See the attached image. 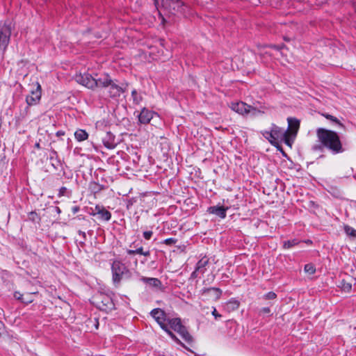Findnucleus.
Returning a JSON list of instances; mask_svg holds the SVG:
<instances>
[{
	"label": "nucleus",
	"mask_w": 356,
	"mask_h": 356,
	"mask_svg": "<svg viewBox=\"0 0 356 356\" xmlns=\"http://www.w3.org/2000/svg\"><path fill=\"white\" fill-rule=\"evenodd\" d=\"M319 141L334 154L341 153L344 151L341 142L337 134L333 131L324 129L317 130Z\"/></svg>",
	"instance_id": "obj_1"
},
{
	"label": "nucleus",
	"mask_w": 356,
	"mask_h": 356,
	"mask_svg": "<svg viewBox=\"0 0 356 356\" xmlns=\"http://www.w3.org/2000/svg\"><path fill=\"white\" fill-rule=\"evenodd\" d=\"M261 134L273 145L278 144L279 141H283L290 147L292 146V139L287 136L286 131L275 124L272 125L270 131H263Z\"/></svg>",
	"instance_id": "obj_2"
},
{
	"label": "nucleus",
	"mask_w": 356,
	"mask_h": 356,
	"mask_svg": "<svg viewBox=\"0 0 356 356\" xmlns=\"http://www.w3.org/2000/svg\"><path fill=\"white\" fill-rule=\"evenodd\" d=\"M99 81L100 87L108 89L111 97H118L124 92L123 89L114 83L107 74L102 76Z\"/></svg>",
	"instance_id": "obj_3"
},
{
	"label": "nucleus",
	"mask_w": 356,
	"mask_h": 356,
	"mask_svg": "<svg viewBox=\"0 0 356 356\" xmlns=\"http://www.w3.org/2000/svg\"><path fill=\"white\" fill-rule=\"evenodd\" d=\"M166 324L168 325V329L171 328L174 331L179 333L186 341L188 343L192 341L193 338L191 335L188 333L186 328L182 325L179 318H168Z\"/></svg>",
	"instance_id": "obj_4"
},
{
	"label": "nucleus",
	"mask_w": 356,
	"mask_h": 356,
	"mask_svg": "<svg viewBox=\"0 0 356 356\" xmlns=\"http://www.w3.org/2000/svg\"><path fill=\"white\" fill-rule=\"evenodd\" d=\"M12 32V23L9 21L0 23V49L5 51Z\"/></svg>",
	"instance_id": "obj_5"
},
{
	"label": "nucleus",
	"mask_w": 356,
	"mask_h": 356,
	"mask_svg": "<svg viewBox=\"0 0 356 356\" xmlns=\"http://www.w3.org/2000/svg\"><path fill=\"white\" fill-rule=\"evenodd\" d=\"M150 314L163 330H165L173 339L180 343L179 340L168 329V325L166 324L168 319L165 317V312L162 309L159 308L154 309L150 312Z\"/></svg>",
	"instance_id": "obj_6"
},
{
	"label": "nucleus",
	"mask_w": 356,
	"mask_h": 356,
	"mask_svg": "<svg viewBox=\"0 0 356 356\" xmlns=\"http://www.w3.org/2000/svg\"><path fill=\"white\" fill-rule=\"evenodd\" d=\"M230 108L232 111L243 115L251 114L252 115L255 116L261 113L259 110L243 102L232 103Z\"/></svg>",
	"instance_id": "obj_7"
},
{
	"label": "nucleus",
	"mask_w": 356,
	"mask_h": 356,
	"mask_svg": "<svg viewBox=\"0 0 356 356\" xmlns=\"http://www.w3.org/2000/svg\"><path fill=\"white\" fill-rule=\"evenodd\" d=\"M76 80L79 83L88 88L93 89L95 87H100V77L95 79L89 74H80L76 77Z\"/></svg>",
	"instance_id": "obj_8"
},
{
	"label": "nucleus",
	"mask_w": 356,
	"mask_h": 356,
	"mask_svg": "<svg viewBox=\"0 0 356 356\" xmlns=\"http://www.w3.org/2000/svg\"><path fill=\"white\" fill-rule=\"evenodd\" d=\"M162 6L172 14L184 10V3L181 0H162Z\"/></svg>",
	"instance_id": "obj_9"
},
{
	"label": "nucleus",
	"mask_w": 356,
	"mask_h": 356,
	"mask_svg": "<svg viewBox=\"0 0 356 356\" xmlns=\"http://www.w3.org/2000/svg\"><path fill=\"white\" fill-rule=\"evenodd\" d=\"M112 273H113V280L115 283H118L121 279L122 276L124 273L125 266L124 265L119 261H114L112 264Z\"/></svg>",
	"instance_id": "obj_10"
},
{
	"label": "nucleus",
	"mask_w": 356,
	"mask_h": 356,
	"mask_svg": "<svg viewBox=\"0 0 356 356\" xmlns=\"http://www.w3.org/2000/svg\"><path fill=\"white\" fill-rule=\"evenodd\" d=\"M287 121L289 126L286 133H287V136L292 139L293 143L300 127V121L292 118H288Z\"/></svg>",
	"instance_id": "obj_11"
},
{
	"label": "nucleus",
	"mask_w": 356,
	"mask_h": 356,
	"mask_svg": "<svg viewBox=\"0 0 356 356\" xmlns=\"http://www.w3.org/2000/svg\"><path fill=\"white\" fill-rule=\"evenodd\" d=\"M41 86L38 83H36L35 89L31 90V94L26 98L28 106H33L38 104L41 98Z\"/></svg>",
	"instance_id": "obj_12"
},
{
	"label": "nucleus",
	"mask_w": 356,
	"mask_h": 356,
	"mask_svg": "<svg viewBox=\"0 0 356 356\" xmlns=\"http://www.w3.org/2000/svg\"><path fill=\"white\" fill-rule=\"evenodd\" d=\"M140 280L152 289L160 291L163 290V284L158 278L142 277Z\"/></svg>",
	"instance_id": "obj_13"
},
{
	"label": "nucleus",
	"mask_w": 356,
	"mask_h": 356,
	"mask_svg": "<svg viewBox=\"0 0 356 356\" xmlns=\"http://www.w3.org/2000/svg\"><path fill=\"white\" fill-rule=\"evenodd\" d=\"M154 115H156L155 112L143 108L138 115V120L141 124H148Z\"/></svg>",
	"instance_id": "obj_14"
},
{
	"label": "nucleus",
	"mask_w": 356,
	"mask_h": 356,
	"mask_svg": "<svg viewBox=\"0 0 356 356\" xmlns=\"http://www.w3.org/2000/svg\"><path fill=\"white\" fill-rule=\"evenodd\" d=\"M228 207H223L220 206H213L208 208L207 211L209 213L214 214L220 218H225L227 216V211Z\"/></svg>",
	"instance_id": "obj_15"
},
{
	"label": "nucleus",
	"mask_w": 356,
	"mask_h": 356,
	"mask_svg": "<svg viewBox=\"0 0 356 356\" xmlns=\"http://www.w3.org/2000/svg\"><path fill=\"white\" fill-rule=\"evenodd\" d=\"M104 146L108 149H114L116 146V142L115 140V136L108 132L102 139Z\"/></svg>",
	"instance_id": "obj_16"
},
{
	"label": "nucleus",
	"mask_w": 356,
	"mask_h": 356,
	"mask_svg": "<svg viewBox=\"0 0 356 356\" xmlns=\"http://www.w3.org/2000/svg\"><path fill=\"white\" fill-rule=\"evenodd\" d=\"M95 214L98 215L99 218L105 221H108L111 218V213L104 207L96 206Z\"/></svg>",
	"instance_id": "obj_17"
},
{
	"label": "nucleus",
	"mask_w": 356,
	"mask_h": 356,
	"mask_svg": "<svg viewBox=\"0 0 356 356\" xmlns=\"http://www.w3.org/2000/svg\"><path fill=\"white\" fill-rule=\"evenodd\" d=\"M208 264V259L207 258H202L197 263V265H196V268H195V270L194 272H193L192 273V276L193 277H196V273L197 272H200L202 273H204V268H205V266Z\"/></svg>",
	"instance_id": "obj_18"
},
{
	"label": "nucleus",
	"mask_w": 356,
	"mask_h": 356,
	"mask_svg": "<svg viewBox=\"0 0 356 356\" xmlns=\"http://www.w3.org/2000/svg\"><path fill=\"white\" fill-rule=\"evenodd\" d=\"M240 303L237 300L232 298L226 303L225 307L228 312H232L237 309Z\"/></svg>",
	"instance_id": "obj_19"
},
{
	"label": "nucleus",
	"mask_w": 356,
	"mask_h": 356,
	"mask_svg": "<svg viewBox=\"0 0 356 356\" xmlns=\"http://www.w3.org/2000/svg\"><path fill=\"white\" fill-rule=\"evenodd\" d=\"M74 137L79 142H81L88 138V134L83 129H78L74 133Z\"/></svg>",
	"instance_id": "obj_20"
},
{
	"label": "nucleus",
	"mask_w": 356,
	"mask_h": 356,
	"mask_svg": "<svg viewBox=\"0 0 356 356\" xmlns=\"http://www.w3.org/2000/svg\"><path fill=\"white\" fill-rule=\"evenodd\" d=\"M343 229L347 236L352 238H356V229H355L353 227L348 225H345L343 226Z\"/></svg>",
	"instance_id": "obj_21"
},
{
	"label": "nucleus",
	"mask_w": 356,
	"mask_h": 356,
	"mask_svg": "<svg viewBox=\"0 0 356 356\" xmlns=\"http://www.w3.org/2000/svg\"><path fill=\"white\" fill-rule=\"evenodd\" d=\"M131 96L133 98V102L136 104H139L143 100L142 95L138 93L136 90H132Z\"/></svg>",
	"instance_id": "obj_22"
},
{
	"label": "nucleus",
	"mask_w": 356,
	"mask_h": 356,
	"mask_svg": "<svg viewBox=\"0 0 356 356\" xmlns=\"http://www.w3.org/2000/svg\"><path fill=\"white\" fill-rule=\"evenodd\" d=\"M298 243L299 241L297 239L289 240L284 242L283 247L285 249H289L298 245Z\"/></svg>",
	"instance_id": "obj_23"
},
{
	"label": "nucleus",
	"mask_w": 356,
	"mask_h": 356,
	"mask_svg": "<svg viewBox=\"0 0 356 356\" xmlns=\"http://www.w3.org/2000/svg\"><path fill=\"white\" fill-rule=\"evenodd\" d=\"M304 270L306 273L312 275L316 272V268L312 264H307L305 266Z\"/></svg>",
	"instance_id": "obj_24"
},
{
	"label": "nucleus",
	"mask_w": 356,
	"mask_h": 356,
	"mask_svg": "<svg viewBox=\"0 0 356 356\" xmlns=\"http://www.w3.org/2000/svg\"><path fill=\"white\" fill-rule=\"evenodd\" d=\"M341 287L343 291L349 292L352 289V285L350 283L343 282Z\"/></svg>",
	"instance_id": "obj_25"
},
{
	"label": "nucleus",
	"mask_w": 356,
	"mask_h": 356,
	"mask_svg": "<svg viewBox=\"0 0 356 356\" xmlns=\"http://www.w3.org/2000/svg\"><path fill=\"white\" fill-rule=\"evenodd\" d=\"M135 252H136V254L144 255L146 257L149 256V254H150V252L149 250L144 252L143 247H140V248H137L136 250H135Z\"/></svg>",
	"instance_id": "obj_26"
},
{
	"label": "nucleus",
	"mask_w": 356,
	"mask_h": 356,
	"mask_svg": "<svg viewBox=\"0 0 356 356\" xmlns=\"http://www.w3.org/2000/svg\"><path fill=\"white\" fill-rule=\"evenodd\" d=\"M207 291H212L214 292V294L216 297V298H220L221 294H222V291L218 289V288H210V289H208Z\"/></svg>",
	"instance_id": "obj_27"
},
{
	"label": "nucleus",
	"mask_w": 356,
	"mask_h": 356,
	"mask_svg": "<svg viewBox=\"0 0 356 356\" xmlns=\"http://www.w3.org/2000/svg\"><path fill=\"white\" fill-rule=\"evenodd\" d=\"M326 118L327 119H329L331 121H332L333 122H335L336 124H337L339 127H343V124L341 123H340V122L338 120V119L331 115H327L326 116Z\"/></svg>",
	"instance_id": "obj_28"
},
{
	"label": "nucleus",
	"mask_w": 356,
	"mask_h": 356,
	"mask_svg": "<svg viewBox=\"0 0 356 356\" xmlns=\"http://www.w3.org/2000/svg\"><path fill=\"white\" fill-rule=\"evenodd\" d=\"M177 243V239L174 238H168L163 241V243L168 245H174Z\"/></svg>",
	"instance_id": "obj_29"
},
{
	"label": "nucleus",
	"mask_w": 356,
	"mask_h": 356,
	"mask_svg": "<svg viewBox=\"0 0 356 356\" xmlns=\"http://www.w3.org/2000/svg\"><path fill=\"white\" fill-rule=\"evenodd\" d=\"M14 297L18 300H21L22 302H31V300H24L23 298V295H22L19 292H15L14 293Z\"/></svg>",
	"instance_id": "obj_30"
},
{
	"label": "nucleus",
	"mask_w": 356,
	"mask_h": 356,
	"mask_svg": "<svg viewBox=\"0 0 356 356\" xmlns=\"http://www.w3.org/2000/svg\"><path fill=\"white\" fill-rule=\"evenodd\" d=\"M271 310L270 309V307H263L260 309L259 311V314H270Z\"/></svg>",
	"instance_id": "obj_31"
},
{
	"label": "nucleus",
	"mask_w": 356,
	"mask_h": 356,
	"mask_svg": "<svg viewBox=\"0 0 356 356\" xmlns=\"http://www.w3.org/2000/svg\"><path fill=\"white\" fill-rule=\"evenodd\" d=\"M276 294L274 292H268L264 296V298L268 300L275 299L276 298Z\"/></svg>",
	"instance_id": "obj_32"
},
{
	"label": "nucleus",
	"mask_w": 356,
	"mask_h": 356,
	"mask_svg": "<svg viewBox=\"0 0 356 356\" xmlns=\"http://www.w3.org/2000/svg\"><path fill=\"white\" fill-rule=\"evenodd\" d=\"M153 234L152 231H145L143 232V236L146 240H149Z\"/></svg>",
	"instance_id": "obj_33"
},
{
	"label": "nucleus",
	"mask_w": 356,
	"mask_h": 356,
	"mask_svg": "<svg viewBox=\"0 0 356 356\" xmlns=\"http://www.w3.org/2000/svg\"><path fill=\"white\" fill-rule=\"evenodd\" d=\"M212 315L215 317L216 319H217L221 316V315L218 313L216 308H213V309L212 311Z\"/></svg>",
	"instance_id": "obj_34"
},
{
	"label": "nucleus",
	"mask_w": 356,
	"mask_h": 356,
	"mask_svg": "<svg viewBox=\"0 0 356 356\" xmlns=\"http://www.w3.org/2000/svg\"><path fill=\"white\" fill-rule=\"evenodd\" d=\"M127 252L128 254H130V255L136 254V252L134 250H127Z\"/></svg>",
	"instance_id": "obj_35"
},
{
	"label": "nucleus",
	"mask_w": 356,
	"mask_h": 356,
	"mask_svg": "<svg viewBox=\"0 0 356 356\" xmlns=\"http://www.w3.org/2000/svg\"><path fill=\"white\" fill-rule=\"evenodd\" d=\"M3 331V324L1 321H0V335L2 334Z\"/></svg>",
	"instance_id": "obj_36"
},
{
	"label": "nucleus",
	"mask_w": 356,
	"mask_h": 356,
	"mask_svg": "<svg viewBox=\"0 0 356 356\" xmlns=\"http://www.w3.org/2000/svg\"><path fill=\"white\" fill-rule=\"evenodd\" d=\"M270 47L276 49L277 50H280V48L279 47H277V46H275V45H272V46H270Z\"/></svg>",
	"instance_id": "obj_37"
},
{
	"label": "nucleus",
	"mask_w": 356,
	"mask_h": 356,
	"mask_svg": "<svg viewBox=\"0 0 356 356\" xmlns=\"http://www.w3.org/2000/svg\"><path fill=\"white\" fill-rule=\"evenodd\" d=\"M320 147H321L320 146L315 145V146H314V147H313V149H314V150H316V149H320Z\"/></svg>",
	"instance_id": "obj_38"
},
{
	"label": "nucleus",
	"mask_w": 356,
	"mask_h": 356,
	"mask_svg": "<svg viewBox=\"0 0 356 356\" xmlns=\"http://www.w3.org/2000/svg\"><path fill=\"white\" fill-rule=\"evenodd\" d=\"M65 190H66V188L63 187V188L60 189V193H63Z\"/></svg>",
	"instance_id": "obj_39"
},
{
	"label": "nucleus",
	"mask_w": 356,
	"mask_h": 356,
	"mask_svg": "<svg viewBox=\"0 0 356 356\" xmlns=\"http://www.w3.org/2000/svg\"><path fill=\"white\" fill-rule=\"evenodd\" d=\"M80 235H82L83 236H86V234L84 232H79V233Z\"/></svg>",
	"instance_id": "obj_40"
},
{
	"label": "nucleus",
	"mask_w": 356,
	"mask_h": 356,
	"mask_svg": "<svg viewBox=\"0 0 356 356\" xmlns=\"http://www.w3.org/2000/svg\"><path fill=\"white\" fill-rule=\"evenodd\" d=\"M63 133H62L60 131L57 132V135L58 136L63 135Z\"/></svg>",
	"instance_id": "obj_41"
},
{
	"label": "nucleus",
	"mask_w": 356,
	"mask_h": 356,
	"mask_svg": "<svg viewBox=\"0 0 356 356\" xmlns=\"http://www.w3.org/2000/svg\"><path fill=\"white\" fill-rule=\"evenodd\" d=\"M35 146L38 148L40 147L39 143L35 144Z\"/></svg>",
	"instance_id": "obj_42"
}]
</instances>
